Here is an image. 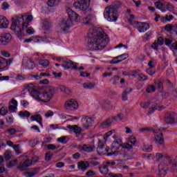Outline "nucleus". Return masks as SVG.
Instances as JSON below:
<instances>
[{
	"label": "nucleus",
	"instance_id": "nucleus-1",
	"mask_svg": "<svg viewBox=\"0 0 177 177\" xmlns=\"http://www.w3.org/2000/svg\"><path fill=\"white\" fill-rule=\"evenodd\" d=\"M88 46L91 50H102L109 44V36L102 28L92 27L88 32Z\"/></svg>",
	"mask_w": 177,
	"mask_h": 177
},
{
	"label": "nucleus",
	"instance_id": "nucleus-2",
	"mask_svg": "<svg viewBox=\"0 0 177 177\" xmlns=\"http://www.w3.org/2000/svg\"><path fill=\"white\" fill-rule=\"evenodd\" d=\"M34 17L32 15H28L26 17V21L24 22V15H15L12 18V25L11 30L15 31L17 37L21 39L24 37V33H23V28H26L30 25V21H32Z\"/></svg>",
	"mask_w": 177,
	"mask_h": 177
},
{
	"label": "nucleus",
	"instance_id": "nucleus-3",
	"mask_svg": "<svg viewBox=\"0 0 177 177\" xmlns=\"http://www.w3.org/2000/svg\"><path fill=\"white\" fill-rule=\"evenodd\" d=\"M121 8V2L116 1L105 8L104 18L108 21H117L118 19V9Z\"/></svg>",
	"mask_w": 177,
	"mask_h": 177
},
{
	"label": "nucleus",
	"instance_id": "nucleus-4",
	"mask_svg": "<svg viewBox=\"0 0 177 177\" xmlns=\"http://www.w3.org/2000/svg\"><path fill=\"white\" fill-rule=\"evenodd\" d=\"M68 18L63 19L62 24H60V28L63 31L68 30L73 26V21H78L80 20V15L74 12L71 8L66 10Z\"/></svg>",
	"mask_w": 177,
	"mask_h": 177
},
{
	"label": "nucleus",
	"instance_id": "nucleus-5",
	"mask_svg": "<svg viewBox=\"0 0 177 177\" xmlns=\"http://www.w3.org/2000/svg\"><path fill=\"white\" fill-rule=\"evenodd\" d=\"M55 90L53 89H48L46 91H43L42 90L32 89L30 91V95L32 96V97H35V99H37L41 102H44V103H46V102H49V100L52 99V96H53Z\"/></svg>",
	"mask_w": 177,
	"mask_h": 177
},
{
	"label": "nucleus",
	"instance_id": "nucleus-6",
	"mask_svg": "<svg viewBox=\"0 0 177 177\" xmlns=\"http://www.w3.org/2000/svg\"><path fill=\"white\" fill-rule=\"evenodd\" d=\"M64 107L67 111H75L79 107L78 102L71 98L65 102Z\"/></svg>",
	"mask_w": 177,
	"mask_h": 177
},
{
	"label": "nucleus",
	"instance_id": "nucleus-7",
	"mask_svg": "<svg viewBox=\"0 0 177 177\" xmlns=\"http://www.w3.org/2000/svg\"><path fill=\"white\" fill-rule=\"evenodd\" d=\"M91 5V0H77L74 2L73 6L75 9H80V10H86Z\"/></svg>",
	"mask_w": 177,
	"mask_h": 177
},
{
	"label": "nucleus",
	"instance_id": "nucleus-8",
	"mask_svg": "<svg viewBox=\"0 0 177 177\" xmlns=\"http://www.w3.org/2000/svg\"><path fill=\"white\" fill-rule=\"evenodd\" d=\"M157 132L155 134V138L153 139V142L155 145L157 146H162L165 141L164 140V135L161 132V131H164V128L160 127L158 130L156 129Z\"/></svg>",
	"mask_w": 177,
	"mask_h": 177
},
{
	"label": "nucleus",
	"instance_id": "nucleus-9",
	"mask_svg": "<svg viewBox=\"0 0 177 177\" xmlns=\"http://www.w3.org/2000/svg\"><path fill=\"white\" fill-rule=\"evenodd\" d=\"M22 66L27 70H34V68H35V63L28 57H24L22 59Z\"/></svg>",
	"mask_w": 177,
	"mask_h": 177
},
{
	"label": "nucleus",
	"instance_id": "nucleus-10",
	"mask_svg": "<svg viewBox=\"0 0 177 177\" xmlns=\"http://www.w3.org/2000/svg\"><path fill=\"white\" fill-rule=\"evenodd\" d=\"M134 28H137L139 32H146L149 28H150V25L147 23L142 22H133Z\"/></svg>",
	"mask_w": 177,
	"mask_h": 177
},
{
	"label": "nucleus",
	"instance_id": "nucleus-11",
	"mask_svg": "<svg viewBox=\"0 0 177 177\" xmlns=\"http://www.w3.org/2000/svg\"><path fill=\"white\" fill-rule=\"evenodd\" d=\"M165 121L167 124H177V113L173 111L167 112Z\"/></svg>",
	"mask_w": 177,
	"mask_h": 177
},
{
	"label": "nucleus",
	"instance_id": "nucleus-12",
	"mask_svg": "<svg viewBox=\"0 0 177 177\" xmlns=\"http://www.w3.org/2000/svg\"><path fill=\"white\" fill-rule=\"evenodd\" d=\"M121 143L122 142L120 140H115V141H113L111 146V150L113 152L108 153L107 156H114L117 150H119L120 147H121Z\"/></svg>",
	"mask_w": 177,
	"mask_h": 177
},
{
	"label": "nucleus",
	"instance_id": "nucleus-13",
	"mask_svg": "<svg viewBox=\"0 0 177 177\" xmlns=\"http://www.w3.org/2000/svg\"><path fill=\"white\" fill-rule=\"evenodd\" d=\"M12 41V35L10 33H3L0 35V45H6Z\"/></svg>",
	"mask_w": 177,
	"mask_h": 177
},
{
	"label": "nucleus",
	"instance_id": "nucleus-14",
	"mask_svg": "<svg viewBox=\"0 0 177 177\" xmlns=\"http://www.w3.org/2000/svg\"><path fill=\"white\" fill-rule=\"evenodd\" d=\"M93 124V119L89 117H85L82 119V125L84 129H88Z\"/></svg>",
	"mask_w": 177,
	"mask_h": 177
},
{
	"label": "nucleus",
	"instance_id": "nucleus-15",
	"mask_svg": "<svg viewBox=\"0 0 177 177\" xmlns=\"http://www.w3.org/2000/svg\"><path fill=\"white\" fill-rule=\"evenodd\" d=\"M158 174L159 177H164L167 175V171H168V165L167 164L162 162L158 165Z\"/></svg>",
	"mask_w": 177,
	"mask_h": 177
},
{
	"label": "nucleus",
	"instance_id": "nucleus-16",
	"mask_svg": "<svg viewBox=\"0 0 177 177\" xmlns=\"http://www.w3.org/2000/svg\"><path fill=\"white\" fill-rule=\"evenodd\" d=\"M61 62L63 63L62 64V67H63L64 70H70V68H71V66H74V62L67 58L62 59Z\"/></svg>",
	"mask_w": 177,
	"mask_h": 177
},
{
	"label": "nucleus",
	"instance_id": "nucleus-17",
	"mask_svg": "<svg viewBox=\"0 0 177 177\" xmlns=\"http://www.w3.org/2000/svg\"><path fill=\"white\" fill-rule=\"evenodd\" d=\"M95 149H96V147H95V145H91L89 144L83 145L81 147L80 153H84V151L85 153H92V151H93Z\"/></svg>",
	"mask_w": 177,
	"mask_h": 177
},
{
	"label": "nucleus",
	"instance_id": "nucleus-18",
	"mask_svg": "<svg viewBox=\"0 0 177 177\" xmlns=\"http://www.w3.org/2000/svg\"><path fill=\"white\" fill-rule=\"evenodd\" d=\"M32 165V160L30 159H26L23 163H21L18 166L19 171H26L28 167H31Z\"/></svg>",
	"mask_w": 177,
	"mask_h": 177
},
{
	"label": "nucleus",
	"instance_id": "nucleus-19",
	"mask_svg": "<svg viewBox=\"0 0 177 177\" xmlns=\"http://www.w3.org/2000/svg\"><path fill=\"white\" fill-rule=\"evenodd\" d=\"M66 128L69 129L70 133L73 131L76 135H80L81 134V132H82V129L78 127V125H68Z\"/></svg>",
	"mask_w": 177,
	"mask_h": 177
},
{
	"label": "nucleus",
	"instance_id": "nucleus-20",
	"mask_svg": "<svg viewBox=\"0 0 177 177\" xmlns=\"http://www.w3.org/2000/svg\"><path fill=\"white\" fill-rule=\"evenodd\" d=\"M9 67L8 66V61L6 59L0 57V71H5Z\"/></svg>",
	"mask_w": 177,
	"mask_h": 177
},
{
	"label": "nucleus",
	"instance_id": "nucleus-21",
	"mask_svg": "<svg viewBox=\"0 0 177 177\" xmlns=\"http://www.w3.org/2000/svg\"><path fill=\"white\" fill-rule=\"evenodd\" d=\"M9 21L3 15L0 16V28H8Z\"/></svg>",
	"mask_w": 177,
	"mask_h": 177
},
{
	"label": "nucleus",
	"instance_id": "nucleus-22",
	"mask_svg": "<svg viewBox=\"0 0 177 177\" xmlns=\"http://www.w3.org/2000/svg\"><path fill=\"white\" fill-rule=\"evenodd\" d=\"M30 120L32 121H36L39 124V125L41 127V128H44V124H42V116L39 114H36L35 115H32L30 117Z\"/></svg>",
	"mask_w": 177,
	"mask_h": 177
},
{
	"label": "nucleus",
	"instance_id": "nucleus-23",
	"mask_svg": "<svg viewBox=\"0 0 177 177\" xmlns=\"http://www.w3.org/2000/svg\"><path fill=\"white\" fill-rule=\"evenodd\" d=\"M89 167V163L86 161L79 162L77 163V168L78 169H81V171H86L88 167Z\"/></svg>",
	"mask_w": 177,
	"mask_h": 177
},
{
	"label": "nucleus",
	"instance_id": "nucleus-24",
	"mask_svg": "<svg viewBox=\"0 0 177 177\" xmlns=\"http://www.w3.org/2000/svg\"><path fill=\"white\" fill-rule=\"evenodd\" d=\"M156 110H158L159 111H161V110H164V106L159 105L158 104H156V105H153L151 109H149L148 111V114H153Z\"/></svg>",
	"mask_w": 177,
	"mask_h": 177
},
{
	"label": "nucleus",
	"instance_id": "nucleus-25",
	"mask_svg": "<svg viewBox=\"0 0 177 177\" xmlns=\"http://www.w3.org/2000/svg\"><path fill=\"white\" fill-rule=\"evenodd\" d=\"M162 82L160 80H156L155 81L154 84H151L149 86V88H151V89H161L162 88Z\"/></svg>",
	"mask_w": 177,
	"mask_h": 177
},
{
	"label": "nucleus",
	"instance_id": "nucleus-26",
	"mask_svg": "<svg viewBox=\"0 0 177 177\" xmlns=\"http://www.w3.org/2000/svg\"><path fill=\"white\" fill-rule=\"evenodd\" d=\"M92 20H93V16L88 15L83 19V24H85L86 26H92L93 24Z\"/></svg>",
	"mask_w": 177,
	"mask_h": 177
},
{
	"label": "nucleus",
	"instance_id": "nucleus-27",
	"mask_svg": "<svg viewBox=\"0 0 177 177\" xmlns=\"http://www.w3.org/2000/svg\"><path fill=\"white\" fill-rule=\"evenodd\" d=\"M158 130H154L151 127H145V128H141L139 129L138 132L140 133H147V132H153V133H156Z\"/></svg>",
	"mask_w": 177,
	"mask_h": 177
},
{
	"label": "nucleus",
	"instance_id": "nucleus-28",
	"mask_svg": "<svg viewBox=\"0 0 177 177\" xmlns=\"http://www.w3.org/2000/svg\"><path fill=\"white\" fill-rule=\"evenodd\" d=\"M156 158L158 161H162V160H169V161H171L169 156H167L162 153H157L156 154Z\"/></svg>",
	"mask_w": 177,
	"mask_h": 177
},
{
	"label": "nucleus",
	"instance_id": "nucleus-29",
	"mask_svg": "<svg viewBox=\"0 0 177 177\" xmlns=\"http://www.w3.org/2000/svg\"><path fill=\"white\" fill-rule=\"evenodd\" d=\"M99 171L102 175H107L109 174V167L106 165H102L99 167Z\"/></svg>",
	"mask_w": 177,
	"mask_h": 177
},
{
	"label": "nucleus",
	"instance_id": "nucleus-30",
	"mask_svg": "<svg viewBox=\"0 0 177 177\" xmlns=\"http://www.w3.org/2000/svg\"><path fill=\"white\" fill-rule=\"evenodd\" d=\"M18 115H19V117L21 118H30V115H31V113H30V112H28V111H19L18 113Z\"/></svg>",
	"mask_w": 177,
	"mask_h": 177
},
{
	"label": "nucleus",
	"instance_id": "nucleus-31",
	"mask_svg": "<svg viewBox=\"0 0 177 177\" xmlns=\"http://www.w3.org/2000/svg\"><path fill=\"white\" fill-rule=\"evenodd\" d=\"M113 122L114 120H111V118H110L109 120L103 122L101 124V126L102 127V128H107V127H111V125H112Z\"/></svg>",
	"mask_w": 177,
	"mask_h": 177
},
{
	"label": "nucleus",
	"instance_id": "nucleus-32",
	"mask_svg": "<svg viewBox=\"0 0 177 177\" xmlns=\"http://www.w3.org/2000/svg\"><path fill=\"white\" fill-rule=\"evenodd\" d=\"M37 84H32V83L26 84L24 86V89H37Z\"/></svg>",
	"mask_w": 177,
	"mask_h": 177
},
{
	"label": "nucleus",
	"instance_id": "nucleus-33",
	"mask_svg": "<svg viewBox=\"0 0 177 177\" xmlns=\"http://www.w3.org/2000/svg\"><path fill=\"white\" fill-rule=\"evenodd\" d=\"M131 92H132L131 89L124 90L122 95V100H128V96H127V95H129V93Z\"/></svg>",
	"mask_w": 177,
	"mask_h": 177
},
{
	"label": "nucleus",
	"instance_id": "nucleus-34",
	"mask_svg": "<svg viewBox=\"0 0 177 177\" xmlns=\"http://www.w3.org/2000/svg\"><path fill=\"white\" fill-rule=\"evenodd\" d=\"M84 89H93L95 88V83L89 82L83 84Z\"/></svg>",
	"mask_w": 177,
	"mask_h": 177
},
{
	"label": "nucleus",
	"instance_id": "nucleus-35",
	"mask_svg": "<svg viewBox=\"0 0 177 177\" xmlns=\"http://www.w3.org/2000/svg\"><path fill=\"white\" fill-rule=\"evenodd\" d=\"M30 77H32V78H35V80H41V78H42V77L48 76V75L46 73H40L39 75L37 74L35 75L30 74Z\"/></svg>",
	"mask_w": 177,
	"mask_h": 177
},
{
	"label": "nucleus",
	"instance_id": "nucleus-36",
	"mask_svg": "<svg viewBox=\"0 0 177 177\" xmlns=\"http://www.w3.org/2000/svg\"><path fill=\"white\" fill-rule=\"evenodd\" d=\"M123 118H124V114H122V113H120L119 114H118L117 116L112 117L111 120H113V122H114V121H118V120H121Z\"/></svg>",
	"mask_w": 177,
	"mask_h": 177
},
{
	"label": "nucleus",
	"instance_id": "nucleus-37",
	"mask_svg": "<svg viewBox=\"0 0 177 177\" xmlns=\"http://www.w3.org/2000/svg\"><path fill=\"white\" fill-rule=\"evenodd\" d=\"M39 66L42 67H48L49 66V61L48 59H44L39 62Z\"/></svg>",
	"mask_w": 177,
	"mask_h": 177
},
{
	"label": "nucleus",
	"instance_id": "nucleus-38",
	"mask_svg": "<svg viewBox=\"0 0 177 177\" xmlns=\"http://www.w3.org/2000/svg\"><path fill=\"white\" fill-rule=\"evenodd\" d=\"M12 147L16 154H21V149L20 148V145H14Z\"/></svg>",
	"mask_w": 177,
	"mask_h": 177
},
{
	"label": "nucleus",
	"instance_id": "nucleus-39",
	"mask_svg": "<svg viewBox=\"0 0 177 177\" xmlns=\"http://www.w3.org/2000/svg\"><path fill=\"white\" fill-rule=\"evenodd\" d=\"M8 107L2 106L0 109V115H5L6 114H8Z\"/></svg>",
	"mask_w": 177,
	"mask_h": 177
},
{
	"label": "nucleus",
	"instance_id": "nucleus-40",
	"mask_svg": "<svg viewBox=\"0 0 177 177\" xmlns=\"http://www.w3.org/2000/svg\"><path fill=\"white\" fill-rule=\"evenodd\" d=\"M43 27L44 30H48L50 28V23L48 20L43 21Z\"/></svg>",
	"mask_w": 177,
	"mask_h": 177
},
{
	"label": "nucleus",
	"instance_id": "nucleus-41",
	"mask_svg": "<svg viewBox=\"0 0 177 177\" xmlns=\"http://www.w3.org/2000/svg\"><path fill=\"white\" fill-rule=\"evenodd\" d=\"M4 158L8 161V160H10L12 158V152L10 151H6L4 153Z\"/></svg>",
	"mask_w": 177,
	"mask_h": 177
},
{
	"label": "nucleus",
	"instance_id": "nucleus-42",
	"mask_svg": "<svg viewBox=\"0 0 177 177\" xmlns=\"http://www.w3.org/2000/svg\"><path fill=\"white\" fill-rule=\"evenodd\" d=\"M127 57L123 58L122 59H114V58L109 62L111 64H118V63H121L123 60H125Z\"/></svg>",
	"mask_w": 177,
	"mask_h": 177
},
{
	"label": "nucleus",
	"instance_id": "nucleus-43",
	"mask_svg": "<svg viewBox=\"0 0 177 177\" xmlns=\"http://www.w3.org/2000/svg\"><path fill=\"white\" fill-rule=\"evenodd\" d=\"M144 151H146L147 153H150L151 150H153V146L152 145H145L143 147Z\"/></svg>",
	"mask_w": 177,
	"mask_h": 177
},
{
	"label": "nucleus",
	"instance_id": "nucleus-44",
	"mask_svg": "<svg viewBox=\"0 0 177 177\" xmlns=\"http://www.w3.org/2000/svg\"><path fill=\"white\" fill-rule=\"evenodd\" d=\"M67 137L63 136L57 138V142L59 143H63L64 145H66L67 143V141L66 140Z\"/></svg>",
	"mask_w": 177,
	"mask_h": 177
},
{
	"label": "nucleus",
	"instance_id": "nucleus-45",
	"mask_svg": "<svg viewBox=\"0 0 177 177\" xmlns=\"http://www.w3.org/2000/svg\"><path fill=\"white\" fill-rule=\"evenodd\" d=\"M174 25L167 24L165 27V31H174Z\"/></svg>",
	"mask_w": 177,
	"mask_h": 177
},
{
	"label": "nucleus",
	"instance_id": "nucleus-46",
	"mask_svg": "<svg viewBox=\"0 0 177 177\" xmlns=\"http://www.w3.org/2000/svg\"><path fill=\"white\" fill-rule=\"evenodd\" d=\"M56 2H57V0H48L47 5H48L50 8H53V6H56Z\"/></svg>",
	"mask_w": 177,
	"mask_h": 177
},
{
	"label": "nucleus",
	"instance_id": "nucleus-47",
	"mask_svg": "<svg viewBox=\"0 0 177 177\" xmlns=\"http://www.w3.org/2000/svg\"><path fill=\"white\" fill-rule=\"evenodd\" d=\"M155 6L156 8V9H160V10H161L164 6V5L162 4V3H161V1H156L155 3Z\"/></svg>",
	"mask_w": 177,
	"mask_h": 177
},
{
	"label": "nucleus",
	"instance_id": "nucleus-48",
	"mask_svg": "<svg viewBox=\"0 0 177 177\" xmlns=\"http://www.w3.org/2000/svg\"><path fill=\"white\" fill-rule=\"evenodd\" d=\"M8 110L10 113H15L16 110H17V106H15V105H9Z\"/></svg>",
	"mask_w": 177,
	"mask_h": 177
},
{
	"label": "nucleus",
	"instance_id": "nucleus-49",
	"mask_svg": "<svg viewBox=\"0 0 177 177\" xmlns=\"http://www.w3.org/2000/svg\"><path fill=\"white\" fill-rule=\"evenodd\" d=\"M61 91L65 96H70L71 95V90L70 89H62Z\"/></svg>",
	"mask_w": 177,
	"mask_h": 177
},
{
	"label": "nucleus",
	"instance_id": "nucleus-50",
	"mask_svg": "<svg viewBox=\"0 0 177 177\" xmlns=\"http://www.w3.org/2000/svg\"><path fill=\"white\" fill-rule=\"evenodd\" d=\"M162 20H167V21H171L174 20V15H165V17H162Z\"/></svg>",
	"mask_w": 177,
	"mask_h": 177
},
{
	"label": "nucleus",
	"instance_id": "nucleus-51",
	"mask_svg": "<svg viewBox=\"0 0 177 177\" xmlns=\"http://www.w3.org/2000/svg\"><path fill=\"white\" fill-rule=\"evenodd\" d=\"M1 6V9H3V10H8V9H9V3L6 1L3 2Z\"/></svg>",
	"mask_w": 177,
	"mask_h": 177
},
{
	"label": "nucleus",
	"instance_id": "nucleus-52",
	"mask_svg": "<svg viewBox=\"0 0 177 177\" xmlns=\"http://www.w3.org/2000/svg\"><path fill=\"white\" fill-rule=\"evenodd\" d=\"M147 73L149 75H153V74H156V70H154L153 68H149L147 69Z\"/></svg>",
	"mask_w": 177,
	"mask_h": 177
},
{
	"label": "nucleus",
	"instance_id": "nucleus-53",
	"mask_svg": "<svg viewBox=\"0 0 177 177\" xmlns=\"http://www.w3.org/2000/svg\"><path fill=\"white\" fill-rule=\"evenodd\" d=\"M86 176H96V172L93 171V170H88L86 173Z\"/></svg>",
	"mask_w": 177,
	"mask_h": 177
},
{
	"label": "nucleus",
	"instance_id": "nucleus-54",
	"mask_svg": "<svg viewBox=\"0 0 177 177\" xmlns=\"http://www.w3.org/2000/svg\"><path fill=\"white\" fill-rule=\"evenodd\" d=\"M138 80L139 81H146V80H147V76L140 73V75H138Z\"/></svg>",
	"mask_w": 177,
	"mask_h": 177
},
{
	"label": "nucleus",
	"instance_id": "nucleus-55",
	"mask_svg": "<svg viewBox=\"0 0 177 177\" xmlns=\"http://www.w3.org/2000/svg\"><path fill=\"white\" fill-rule=\"evenodd\" d=\"M123 149H128L129 150H130V149H132V147H133V145H132V144H129V143H124L122 145Z\"/></svg>",
	"mask_w": 177,
	"mask_h": 177
},
{
	"label": "nucleus",
	"instance_id": "nucleus-56",
	"mask_svg": "<svg viewBox=\"0 0 177 177\" xmlns=\"http://www.w3.org/2000/svg\"><path fill=\"white\" fill-rule=\"evenodd\" d=\"M53 156V155L50 153H46V157H45L46 161H50V160H52Z\"/></svg>",
	"mask_w": 177,
	"mask_h": 177
},
{
	"label": "nucleus",
	"instance_id": "nucleus-57",
	"mask_svg": "<svg viewBox=\"0 0 177 177\" xmlns=\"http://www.w3.org/2000/svg\"><path fill=\"white\" fill-rule=\"evenodd\" d=\"M140 105L142 109H147L150 106V104L149 102H141Z\"/></svg>",
	"mask_w": 177,
	"mask_h": 177
},
{
	"label": "nucleus",
	"instance_id": "nucleus-58",
	"mask_svg": "<svg viewBox=\"0 0 177 177\" xmlns=\"http://www.w3.org/2000/svg\"><path fill=\"white\" fill-rule=\"evenodd\" d=\"M148 66L149 68H154V67H156V62L153 60L149 61L148 63Z\"/></svg>",
	"mask_w": 177,
	"mask_h": 177
},
{
	"label": "nucleus",
	"instance_id": "nucleus-59",
	"mask_svg": "<svg viewBox=\"0 0 177 177\" xmlns=\"http://www.w3.org/2000/svg\"><path fill=\"white\" fill-rule=\"evenodd\" d=\"M166 9L167 10H168L169 12H172L173 10H175V8H174V6L171 5V4H167L166 6Z\"/></svg>",
	"mask_w": 177,
	"mask_h": 177
},
{
	"label": "nucleus",
	"instance_id": "nucleus-60",
	"mask_svg": "<svg viewBox=\"0 0 177 177\" xmlns=\"http://www.w3.org/2000/svg\"><path fill=\"white\" fill-rule=\"evenodd\" d=\"M129 141H130V143H131V145L133 146L135 143H136V138H135V136H131L129 138Z\"/></svg>",
	"mask_w": 177,
	"mask_h": 177
},
{
	"label": "nucleus",
	"instance_id": "nucleus-61",
	"mask_svg": "<svg viewBox=\"0 0 177 177\" xmlns=\"http://www.w3.org/2000/svg\"><path fill=\"white\" fill-rule=\"evenodd\" d=\"M54 114L55 113H53V111H47V113H45V117L46 118H49V117H52Z\"/></svg>",
	"mask_w": 177,
	"mask_h": 177
},
{
	"label": "nucleus",
	"instance_id": "nucleus-62",
	"mask_svg": "<svg viewBox=\"0 0 177 177\" xmlns=\"http://www.w3.org/2000/svg\"><path fill=\"white\" fill-rule=\"evenodd\" d=\"M17 164V160H13L9 162L8 163V166L9 167H15V165H16Z\"/></svg>",
	"mask_w": 177,
	"mask_h": 177
},
{
	"label": "nucleus",
	"instance_id": "nucleus-63",
	"mask_svg": "<svg viewBox=\"0 0 177 177\" xmlns=\"http://www.w3.org/2000/svg\"><path fill=\"white\" fill-rule=\"evenodd\" d=\"M157 44H158L160 46L162 45H164V38L162 37H159L158 38V42Z\"/></svg>",
	"mask_w": 177,
	"mask_h": 177
},
{
	"label": "nucleus",
	"instance_id": "nucleus-64",
	"mask_svg": "<svg viewBox=\"0 0 177 177\" xmlns=\"http://www.w3.org/2000/svg\"><path fill=\"white\" fill-rule=\"evenodd\" d=\"M17 131L15 129L12 128V129H8V133L9 135H15V133H16Z\"/></svg>",
	"mask_w": 177,
	"mask_h": 177
}]
</instances>
